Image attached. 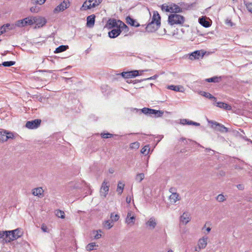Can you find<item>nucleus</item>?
Returning a JSON list of instances; mask_svg holds the SVG:
<instances>
[{
    "label": "nucleus",
    "instance_id": "19",
    "mask_svg": "<svg viewBox=\"0 0 252 252\" xmlns=\"http://www.w3.org/2000/svg\"><path fill=\"white\" fill-rule=\"evenodd\" d=\"M163 114V111L161 110H157L155 109H151L149 112L148 115L152 116L154 115L155 117H161Z\"/></svg>",
    "mask_w": 252,
    "mask_h": 252
},
{
    "label": "nucleus",
    "instance_id": "53",
    "mask_svg": "<svg viewBox=\"0 0 252 252\" xmlns=\"http://www.w3.org/2000/svg\"><path fill=\"white\" fill-rule=\"evenodd\" d=\"M225 199L224 195L221 194L218 195L217 197V200L220 202H223V201L225 200Z\"/></svg>",
    "mask_w": 252,
    "mask_h": 252
},
{
    "label": "nucleus",
    "instance_id": "42",
    "mask_svg": "<svg viewBox=\"0 0 252 252\" xmlns=\"http://www.w3.org/2000/svg\"><path fill=\"white\" fill-rule=\"evenodd\" d=\"M114 136L113 134L110 133H101V136L103 138H108ZM115 136H118V135H114Z\"/></svg>",
    "mask_w": 252,
    "mask_h": 252
},
{
    "label": "nucleus",
    "instance_id": "48",
    "mask_svg": "<svg viewBox=\"0 0 252 252\" xmlns=\"http://www.w3.org/2000/svg\"><path fill=\"white\" fill-rule=\"evenodd\" d=\"M119 218V216L118 214L114 215V214L112 213L111 215V219L112 220V221H116L118 220Z\"/></svg>",
    "mask_w": 252,
    "mask_h": 252
},
{
    "label": "nucleus",
    "instance_id": "52",
    "mask_svg": "<svg viewBox=\"0 0 252 252\" xmlns=\"http://www.w3.org/2000/svg\"><path fill=\"white\" fill-rule=\"evenodd\" d=\"M206 81L208 82H218L219 81V78L217 77H214L207 79Z\"/></svg>",
    "mask_w": 252,
    "mask_h": 252
},
{
    "label": "nucleus",
    "instance_id": "13",
    "mask_svg": "<svg viewBox=\"0 0 252 252\" xmlns=\"http://www.w3.org/2000/svg\"><path fill=\"white\" fill-rule=\"evenodd\" d=\"M118 20L114 19H110L107 22L105 28L108 29H111L115 27L118 28Z\"/></svg>",
    "mask_w": 252,
    "mask_h": 252
},
{
    "label": "nucleus",
    "instance_id": "56",
    "mask_svg": "<svg viewBox=\"0 0 252 252\" xmlns=\"http://www.w3.org/2000/svg\"><path fill=\"white\" fill-rule=\"evenodd\" d=\"M158 77V75H155L152 77H150L149 78H145V79H143V80H154V79H155L157 78Z\"/></svg>",
    "mask_w": 252,
    "mask_h": 252
},
{
    "label": "nucleus",
    "instance_id": "11",
    "mask_svg": "<svg viewBox=\"0 0 252 252\" xmlns=\"http://www.w3.org/2000/svg\"><path fill=\"white\" fill-rule=\"evenodd\" d=\"M122 76L125 78H130L139 75V71L133 70L127 72H123L121 73Z\"/></svg>",
    "mask_w": 252,
    "mask_h": 252
},
{
    "label": "nucleus",
    "instance_id": "7",
    "mask_svg": "<svg viewBox=\"0 0 252 252\" xmlns=\"http://www.w3.org/2000/svg\"><path fill=\"white\" fill-rule=\"evenodd\" d=\"M209 123H211L212 124V127L215 128L218 131L221 132H227L228 131V128L221 124L213 121H209Z\"/></svg>",
    "mask_w": 252,
    "mask_h": 252
},
{
    "label": "nucleus",
    "instance_id": "36",
    "mask_svg": "<svg viewBox=\"0 0 252 252\" xmlns=\"http://www.w3.org/2000/svg\"><path fill=\"white\" fill-rule=\"evenodd\" d=\"M150 108L144 107L142 108V109H138L137 108H134L133 109L134 111H135L136 112L140 111L141 112L146 114L148 115L149 114V112H150Z\"/></svg>",
    "mask_w": 252,
    "mask_h": 252
},
{
    "label": "nucleus",
    "instance_id": "35",
    "mask_svg": "<svg viewBox=\"0 0 252 252\" xmlns=\"http://www.w3.org/2000/svg\"><path fill=\"white\" fill-rule=\"evenodd\" d=\"M150 151V148L149 145H147L142 148L141 153L145 155H147L149 154Z\"/></svg>",
    "mask_w": 252,
    "mask_h": 252
},
{
    "label": "nucleus",
    "instance_id": "54",
    "mask_svg": "<svg viewBox=\"0 0 252 252\" xmlns=\"http://www.w3.org/2000/svg\"><path fill=\"white\" fill-rule=\"evenodd\" d=\"M180 140H182L184 143L185 144H188L189 142L191 141V140L190 139H186L185 138H183V137L181 138L180 139Z\"/></svg>",
    "mask_w": 252,
    "mask_h": 252
},
{
    "label": "nucleus",
    "instance_id": "3",
    "mask_svg": "<svg viewBox=\"0 0 252 252\" xmlns=\"http://www.w3.org/2000/svg\"><path fill=\"white\" fill-rule=\"evenodd\" d=\"M7 236V242H10L20 237L21 234L19 229H16L13 230L6 231Z\"/></svg>",
    "mask_w": 252,
    "mask_h": 252
},
{
    "label": "nucleus",
    "instance_id": "4",
    "mask_svg": "<svg viewBox=\"0 0 252 252\" xmlns=\"http://www.w3.org/2000/svg\"><path fill=\"white\" fill-rule=\"evenodd\" d=\"M35 17H29L17 22L16 25L18 27H24L27 25H31L34 24Z\"/></svg>",
    "mask_w": 252,
    "mask_h": 252
},
{
    "label": "nucleus",
    "instance_id": "14",
    "mask_svg": "<svg viewBox=\"0 0 252 252\" xmlns=\"http://www.w3.org/2000/svg\"><path fill=\"white\" fill-rule=\"evenodd\" d=\"M35 22L34 24L36 25V27L40 28L43 26L46 23V20L44 18L41 17H35Z\"/></svg>",
    "mask_w": 252,
    "mask_h": 252
},
{
    "label": "nucleus",
    "instance_id": "1",
    "mask_svg": "<svg viewBox=\"0 0 252 252\" xmlns=\"http://www.w3.org/2000/svg\"><path fill=\"white\" fill-rule=\"evenodd\" d=\"M150 22L148 24L146 30L149 32H153L158 29L160 26V16L157 11H154Z\"/></svg>",
    "mask_w": 252,
    "mask_h": 252
},
{
    "label": "nucleus",
    "instance_id": "46",
    "mask_svg": "<svg viewBox=\"0 0 252 252\" xmlns=\"http://www.w3.org/2000/svg\"><path fill=\"white\" fill-rule=\"evenodd\" d=\"M244 3L246 6V8L247 9V10L252 13V2H246L245 1L244 2Z\"/></svg>",
    "mask_w": 252,
    "mask_h": 252
},
{
    "label": "nucleus",
    "instance_id": "33",
    "mask_svg": "<svg viewBox=\"0 0 252 252\" xmlns=\"http://www.w3.org/2000/svg\"><path fill=\"white\" fill-rule=\"evenodd\" d=\"M118 24L119 25H118V28H120V29H121V31L122 30L127 31L128 27L124 23L122 22L120 20H118Z\"/></svg>",
    "mask_w": 252,
    "mask_h": 252
},
{
    "label": "nucleus",
    "instance_id": "31",
    "mask_svg": "<svg viewBox=\"0 0 252 252\" xmlns=\"http://www.w3.org/2000/svg\"><path fill=\"white\" fill-rule=\"evenodd\" d=\"M179 4L180 5V7L182 8V10L183 9H189L190 8H191V7L192 6L193 4H188V3H186L184 2H181L179 3Z\"/></svg>",
    "mask_w": 252,
    "mask_h": 252
},
{
    "label": "nucleus",
    "instance_id": "16",
    "mask_svg": "<svg viewBox=\"0 0 252 252\" xmlns=\"http://www.w3.org/2000/svg\"><path fill=\"white\" fill-rule=\"evenodd\" d=\"M190 220V215L188 212H184L180 217V221L183 224H186Z\"/></svg>",
    "mask_w": 252,
    "mask_h": 252
},
{
    "label": "nucleus",
    "instance_id": "22",
    "mask_svg": "<svg viewBox=\"0 0 252 252\" xmlns=\"http://www.w3.org/2000/svg\"><path fill=\"white\" fill-rule=\"evenodd\" d=\"M167 89L174 91L177 92H182L183 93L185 91V89L182 86H175V85H170L168 86Z\"/></svg>",
    "mask_w": 252,
    "mask_h": 252
},
{
    "label": "nucleus",
    "instance_id": "62",
    "mask_svg": "<svg viewBox=\"0 0 252 252\" xmlns=\"http://www.w3.org/2000/svg\"><path fill=\"white\" fill-rule=\"evenodd\" d=\"M237 188L239 189H244V187H243V185H237Z\"/></svg>",
    "mask_w": 252,
    "mask_h": 252
},
{
    "label": "nucleus",
    "instance_id": "20",
    "mask_svg": "<svg viewBox=\"0 0 252 252\" xmlns=\"http://www.w3.org/2000/svg\"><path fill=\"white\" fill-rule=\"evenodd\" d=\"M95 16L94 14L91 15L87 17V26L92 28L94 26Z\"/></svg>",
    "mask_w": 252,
    "mask_h": 252
},
{
    "label": "nucleus",
    "instance_id": "34",
    "mask_svg": "<svg viewBox=\"0 0 252 252\" xmlns=\"http://www.w3.org/2000/svg\"><path fill=\"white\" fill-rule=\"evenodd\" d=\"M7 236L6 231L0 232V242L4 240L7 242Z\"/></svg>",
    "mask_w": 252,
    "mask_h": 252
},
{
    "label": "nucleus",
    "instance_id": "51",
    "mask_svg": "<svg viewBox=\"0 0 252 252\" xmlns=\"http://www.w3.org/2000/svg\"><path fill=\"white\" fill-rule=\"evenodd\" d=\"M169 5H168L167 4L164 3L161 5V8L162 11H164L166 12H169Z\"/></svg>",
    "mask_w": 252,
    "mask_h": 252
},
{
    "label": "nucleus",
    "instance_id": "10",
    "mask_svg": "<svg viewBox=\"0 0 252 252\" xmlns=\"http://www.w3.org/2000/svg\"><path fill=\"white\" fill-rule=\"evenodd\" d=\"M107 182L106 181H104L101 185V187L100 190V194L101 196L105 197L108 194L109 186L107 185Z\"/></svg>",
    "mask_w": 252,
    "mask_h": 252
},
{
    "label": "nucleus",
    "instance_id": "2",
    "mask_svg": "<svg viewBox=\"0 0 252 252\" xmlns=\"http://www.w3.org/2000/svg\"><path fill=\"white\" fill-rule=\"evenodd\" d=\"M168 21L170 25H182L185 22L184 16L177 14H171L168 16Z\"/></svg>",
    "mask_w": 252,
    "mask_h": 252
},
{
    "label": "nucleus",
    "instance_id": "40",
    "mask_svg": "<svg viewBox=\"0 0 252 252\" xmlns=\"http://www.w3.org/2000/svg\"><path fill=\"white\" fill-rule=\"evenodd\" d=\"M95 235H94V238L95 239H98L101 237V233H102V231L100 229H99L96 231H94L93 232Z\"/></svg>",
    "mask_w": 252,
    "mask_h": 252
},
{
    "label": "nucleus",
    "instance_id": "18",
    "mask_svg": "<svg viewBox=\"0 0 252 252\" xmlns=\"http://www.w3.org/2000/svg\"><path fill=\"white\" fill-rule=\"evenodd\" d=\"M135 220V217L134 215H132V212L131 211L128 212L126 220V222L128 224H131L132 225L134 223Z\"/></svg>",
    "mask_w": 252,
    "mask_h": 252
},
{
    "label": "nucleus",
    "instance_id": "43",
    "mask_svg": "<svg viewBox=\"0 0 252 252\" xmlns=\"http://www.w3.org/2000/svg\"><path fill=\"white\" fill-rule=\"evenodd\" d=\"M96 246V243H91L89 244L86 246V250L88 251H91L93 250H94V248Z\"/></svg>",
    "mask_w": 252,
    "mask_h": 252
},
{
    "label": "nucleus",
    "instance_id": "47",
    "mask_svg": "<svg viewBox=\"0 0 252 252\" xmlns=\"http://www.w3.org/2000/svg\"><path fill=\"white\" fill-rule=\"evenodd\" d=\"M113 224H112V222L110 220H106L104 223V226L107 229H110L112 226Z\"/></svg>",
    "mask_w": 252,
    "mask_h": 252
},
{
    "label": "nucleus",
    "instance_id": "8",
    "mask_svg": "<svg viewBox=\"0 0 252 252\" xmlns=\"http://www.w3.org/2000/svg\"><path fill=\"white\" fill-rule=\"evenodd\" d=\"M41 122L40 119H35L32 121H28L26 124V127L29 129H34L37 128Z\"/></svg>",
    "mask_w": 252,
    "mask_h": 252
},
{
    "label": "nucleus",
    "instance_id": "17",
    "mask_svg": "<svg viewBox=\"0 0 252 252\" xmlns=\"http://www.w3.org/2000/svg\"><path fill=\"white\" fill-rule=\"evenodd\" d=\"M121 33V29H120V28H116V29H114L108 32V36L110 38H114L118 36Z\"/></svg>",
    "mask_w": 252,
    "mask_h": 252
},
{
    "label": "nucleus",
    "instance_id": "44",
    "mask_svg": "<svg viewBox=\"0 0 252 252\" xmlns=\"http://www.w3.org/2000/svg\"><path fill=\"white\" fill-rule=\"evenodd\" d=\"M56 215L58 217L61 218L62 219H63L65 217V214L64 212L61 210H57L56 211Z\"/></svg>",
    "mask_w": 252,
    "mask_h": 252
},
{
    "label": "nucleus",
    "instance_id": "9",
    "mask_svg": "<svg viewBox=\"0 0 252 252\" xmlns=\"http://www.w3.org/2000/svg\"><path fill=\"white\" fill-rule=\"evenodd\" d=\"M69 6V0H63V2L57 6L54 10V13L63 11Z\"/></svg>",
    "mask_w": 252,
    "mask_h": 252
},
{
    "label": "nucleus",
    "instance_id": "37",
    "mask_svg": "<svg viewBox=\"0 0 252 252\" xmlns=\"http://www.w3.org/2000/svg\"><path fill=\"white\" fill-rule=\"evenodd\" d=\"M144 174L138 173L136 175L135 180L138 182H141L144 179Z\"/></svg>",
    "mask_w": 252,
    "mask_h": 252
},
{
    "label": "nucleus",
    "instance_id": "59",
    "mask_svg": "<svg viewBox=\"0 0 252 252\" xmlns=\"http://www.w3.org/2000/svg\"><path fill=\"white\" fill-rule=\"evenodd\" d=\"M10 26L9 24H6L5 25H4L3 26L1 27L3 30H6L7 29H8L9 27Z\"/></svg>",
    "mask_w": 252,
    "mask_h": 252
},
{
    "label": "nucleus",
    "instance_id": "25",
    "mask_svg": "<svg viewBox=\"0 0 252 252\" xmlns=\"http://www.w3.org/2000/svg\"><path fill=\"white\" fill-rule=\"evenodd\" d=\"M43 190L42 188H37L34 189L32 190V194L35 196H37L39 197H41L43 196Z\"/></svg>",
    "mask_w": 252,
    "mask_h": 252
},
{
    "label": "nucleus",
    "instance_id": "41",
    "mask_svg": "<svg viewBox=\"0 0 252 252\" xmlns=\"http://www.w3.org/2000/svg\"><path fill=\"white\" fill-rule=\"evenodd\" d=\"M173 6L175 13L182 12V8L180 7L179 5L173 3Z\"/></svg>",
    "mask_w": 252,
    "mask_h": 252
},
{
    "label": "nucleus",
    "instance_id": "29",
    "mask_svg": "<svg viewBox=\"0 0 252 252\" xmlns=\"http://www.w3.org/2000/svg\"><path fill=\"white\" fill-rule=\"evenodd\" d=\"M125 185L121 181H119L118 184L117 191L119 195H121L123 191Z\"/></svg>",
    "mask_w": 252,
    "mask_h": 252
},
{
    "label": "nucleus",
    "instance_id": "15",
    "mask_svg": "<svg viewBox=\"0 0 252 252\" xmlns=\"http://www.w3.org/2000/svg\"><path fill=\"white\" fill-rule=\"evenodd\" d=\"M204 54L201 52L200 51H196L191 53L189 56V59L192 60L195 59H199L200 57L202 58Z\"/></svg>",
    "mask_w": 252,
    "mask_h": 252
},
{
    "label": "nucleus",
    "instance_id": "50",
    "mask_svg": "<svg viewBox=\"0 0 252 252\" xmlns=\"http://www.w3.org/2000/svg\"><path fill=\"white\" fill-rule=\"evenodd\" d=\"M39 10V7L36 6H32L30 8L31 12L32 13H37Z\"/></svg>",
    "mask_w": 252,
    "mask_h": 252
},
{
    "label": "nucleus",
    "instance_id": "60",
    "mask_svg": "<svg viewBox=\"0 0 252 252\" xmlns=\"http://www.w3.org/2000/svg\"><path fill=\"white\" fill-rule=\"evenodd\" d=\"M126 202L127 203L129 204L131 202V197L127 196L126 198Z\"/></svg>",
    "mask_w": 252,
    "mask_h": 252
},
{
    "label": "nucleus",
    "instance_id": "23",
    "mask_svg": "<svg viewBox=\"0 0 252 252\" xmlns=\"http://www.w3.org/2000/svg\"><path fill=\"white\" fill-rule=\"evenodd\" d=\"M217 107L222 108L224 110H230L231 109V106L228 104L227 103H225L222 102H217L215 104Z\"/></svg>",
    "mask_w": 252,
    "mask_h": 252
},
{
    "label": "nucleus",
    "instance_id": "38",
    "mask_svg": "<svg viewBox=\"0 0 252 252\" xmlns=\"http://www.w3.org/2000/svg\"><path fill=\"white\" fill-rule=\"evenodd\" d=\"M140 147V143L138 142H134L132 143L129 145V148L131 149H138Z\"/></svg>",
    "mask_w": 252,
    "mask_h": 252
},
{
    "label": "nucleus",
    "instance_id": "57",
    "mask_svg": "<svg viewBox=\"0 0 252 252\" xmlns=\"http://www.w3.org/2000/svg\"><path fill=\"white\" fill-rule=\"evenodd\" d=\"M169 12L175 13L174 10L173 9V3L169 5Z\"/></svg>",
    "mask_w": 252,
    "mask_h": 252
},
{
    "label": "nucleus",
    "instance_id": "28",
    "mask_svg": "<svg viewBox=\"0 0 252 252\" xmlns=\"http://www.w3.org/2000/svg\"><path fill=\"white\" fill-rule=\"evenodd\" d=\"M169 199L172 202L174 203L180 199L179 195L177 193H172L169 196Z\"/></svg>",
    "mask_w": 252,
    "mask_h": 252
},
{
    "label": "nucleus",
    "instance_id": "64",
    "mask_svg": "<svg viewBox=\"0 0 252 252\" xmlns=\"http://www.w3.org/2000/svg\"><path fill=\"white\" fill-rule=\"evenodd\" d=\"M205 151L207 153L210 152L211 151L214 152V151L212 150L211 149H209V148H206L205 149Z\"/></svg>",
    "mask_w": 252,
    "mask_h": 252
},
{
    "label": "nucleus",
    "instance_id": "61",
    "mask_svg": "<svg viewBox=\"0 0 252 252\" xmlns=\"http://www.w3.org/2000/svg\"><path fill=\"white\" fill-rule=\"evenodd\" d=\"M115 170L113 168H110L108 170V172L110 174H113Z\"/></svg>",
    "mask_w": 252,
    "mask_h": 252
},
{
    "label": "nucleus",
    "instance_id": "21",
    "mask_svg": "<svg viewBox=\"0 0 252 252\" xmlns=\"http://www.w3.org/2000/svg\"><path fill=\"white\" fill-rule=\"evenodd\" d=\"M180 124L183 125H193L195 126H199L200 124L197 122H195L192 121L191 120H189L188 119H183L180 120Z\"/></svg>",
    "mask_w": 252,
    "mask_h": 252
},
{
    "label": "nucleus",
    "instance_id": "24",
    "mask_svg": "<svg viewBox=\"0 0 252 252\" xmlns=\"http://www.w3.org/2000/svg\"><path fill=\"white\" fill-rule=\"evenodd\" d=\"M126 22L128 24L133 27H138L140 26V25L138 23H137L134 19L129 16L126 17Z\"/></svg>",
    "mask_w": 252,
    "mask_h": 252
},
{
    "label": "nucleus",
    "instance_id": "63",
    "mask_svg": "<svg viewBox=\"0 0 252 252\" xmlns=\"http://www.w3.org/2000/svg\"><path fill=\"white\" fill-rule=\"evenodd\" d=\"M4 32H5V30H3L2 28L1 27L0 28V35L2 34Z\"/></svg>",
    "mask_w": 252,
    "mask_h": 252
},
{
    "label": "nucleus",
    "instance_id": "55",
    "mask_svg": "<svg viewBox=\"0 0 252 252\" xmlns=\"http://www.w3.org/2000/svg\"><path fill=\"white\" fill-rule=\"evenodd\" d=\"M109 89V87L107 85H103L101 87V90L103 93H106V90Z\"/></svg>",
    "mask_w": 252,
    "mask_h": 252
},
{
    "label": "nucleus",
    "instance_id": "49",
    "mask_svg": "<svg viewBox=\"0 0 252 252\" xmlns=\"http://www.w3.org/2000/svg\"><path fill=\"white\" fill-rule=\"evenodd\" d=\"M46 0H32L33 3L40 5L43 4Z\"/></svg>",
    "mask_w": 252,
    "mask_h": 252
},
{
    "label": "nucleus",
    "instance_id": "5",
    "mask_svg": "<svg viewBox=\"0 0 252 252\" xmlns=\"http://www.w3.org/2000/svg\"><path fill=\"white\" fill-rule=\"evenodd\" d=\"M14 135L12 132H8L7 130L1 129L0 130V141L3 142L9 139H13Z\"/></svg>",
    "mask_w": 252,
    "mask_h": 252
},
{
    "label": "nucleus",
    "instance_id": "12",
    "mask_svg": "<svg viewBox=\"0 0 252 252\" xmlns=\"http://www.w3.org/2000/svg\"><path fill=\"white\" fill-rule=\"evenodd\" d=\"M145 224L149 229H154L157 224V221L154 217H151L146 222Z\"/></svg>",
    "mask_w": 252,
    "mask_h": 252
},
{
    "label": "nucleus",
    "instance_id": "30",
    "mask_svg": "<svg viewBox=\"0 0 252 252\" xmlns=\"http://www.w3.org/2000/svg\"><path fill=\"white\" fill-rule=\"evenodd\" d=\"M69 48L68 45H61L57 48L54 51L55 53H59L66 51Z\"/></svg>",
    "mask_w": 252,
    "mask_h": 252
},
{
    "label": "nucleus",
    "instance_id": "58",
    "mask_svg": "<svg viewBox=\"0 0 252 252\" xmlns=\"http://www.w3.org/2000/svg\"><path fill=\"white\" fill-rule=\"evenodd\" d=\"M41 229L44 232H47V227L45 224H42L41 225Z\"/></svg>",
    "mask_w": 252,
    "mask_h": 252
},
{
    "label": "nucleus",
    "instance_id": "27",
    "mask_svg": "<svg viewBox=\"0 0 252 252\" xmlns=\"http://www.w3.org/2000/svg\"><path fill=\"white\" fill-rule=\"evenodd\" d=\"M92 3H91L90 0H86L83 4V5L80 8L81 10H86L90 9L92 8L91 6Z\"/></svg>",
    "mask_w": 252,
    "mask_h": 252
},
{
    "label": "nucleus",
    "instance_id": "6",
    "mask_svg": "<svg viewBox=\"0 0 252 252\" xmlns=\"http://www.w3.org/2000/svg\"><path fill=\"white\" fill-rule=\"evenodd\" d=\"M208 237L206 236L200 238L198 242L197 247H195V251L196 252H199L201 250L205 248L207 245Z\"/></svg>",
    "mask_w": 252,
    "mask_h": 252
},
{
    "label": "nucleus",
    "instance_id": "32",
    "mask_svg": "<svg viewBox=\"0 0 252 252\" xmlns=\"http://www.w3.org/2000/svg\"><path fill=\"white\" fill-rule=\"evenodd\" d=\"M199 23L205 28H208L210 26V23L203 18L199 19Z\"/></svg>",
    "mask_w": 252,
    "mask_h": 252
},
{
    "label": "nucleus",
    "instance_id": "26",
    "mask_svg": "<svg viewBox=\"0 0 252 252\" xmlns=\"http://www.w3.org/2000/svg\"><path fill=\"white\" fill-rule=\"evenodd\" d=\"M199 94L206 98L213 100L215 102L217 100V98L209 93H207L204 91H200L199 92Z\"/></svg>",
    "mask_w": 252,
    "mask_h": 252
},
{
    "label": "nucleus",
    "instance_id": "45",
    "mask_svg": "<svg viewBox=\"0 0 252 252\" xmlns=\"http://www.w3.org/2000/svg\"><path fill=\"white\" fill-rule=\"evenodd\" d=\"M15 62L14 61H7L2 63V65L4 66H11L15 64Z\"/></svg>",
    "mask_w": 252,
    "mask_h": 252
},
{
    "label": "nucleus",
    "instance_id": "39",
    "mask_svg": "<svg viewBox=\"0 0 252 252\" xmlns=\"http://www.w3.org/2000/svg\"><path fill=\"white\" fill-rule=\"evenodd\" d=\"M90 1L92 3L91 6L94 8L102 2V0H90Z\"/></svg>",
    "mask_w": 252,
    "mask_h": 252
}]
</instances>
